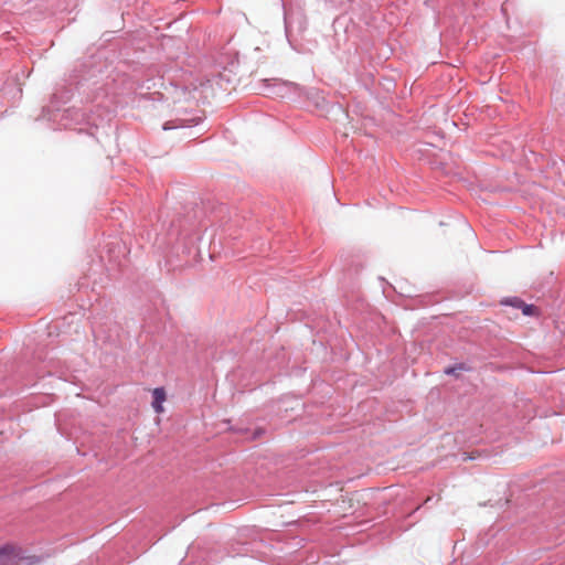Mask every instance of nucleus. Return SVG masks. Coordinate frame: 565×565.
Returning a JSON list of instances; mask_svg holds the SVG:
<instances>
[{
    "label": "nucleus",
    "mask_w": 565,
    "mask_h": 565,
    "mask_svg": "<svg viewBox=\"0 0 565 565\" xmlns=\"http://www.w3.org/2000/svg\"><path fill=\"white\" fill-rule=\"evenodd\" d=\"M40 562L36 556H28L20 548L2 544V565H34Z\"/></svg>",
    "instance_id": "nucleus-1"
},
{
    "label": "nucleus",
    "mask_w": 565,
    "mask_h": 565,
    "mask_svg": "<svg viewBox=\"0 0 565 565\" xmlns=\"http://www.w3.org/2000/svg\"><path fill=\"white\" fill-rule=\"evenodd\" d=\"M152 408L157 414L163 412V403L166 401V391L163 387H156L152 391Z\"/></svg>",
    "instance_id": "nucleus-2"
},
{
    "label": "nucleus",
    "mask_w": 565,
    "mask_h": 565,
    "mask_svg": "<svg viewBox=\"0 0 565 565\" xmlns=\"http://www.w3.org/2000/svg\"><path fill=\"white\" fill-rule=\"evenodd\" d=\"M502 303L510 305L515 308H520L523 305V301L520 300L519 298H511V299H507V300L502 301Z\"/></svg>",
    "instance_id": "nucleus-3"
},
{
    "label": "nucleus",
    "mask_w": 565,
    "mask_h": 565,
    "mask_svg": "<svg viewBox=\"0 0 565 565\" xmlns=\"http://www.w3.org/2000/svg\"><path fill=\"white\" fill-rule=\"evenodd\" d=\"M520 308L522 309L524 316H532L535 310V307L533 305H526L524 302Z\"/></svg>",
    "instance_id": "nucleus-4"
},
{
    "label": "nucleus",
    "mask_w": 565,
    "mask_h": 565,
    "mask_svg": "<svg viewBox=\"0 0 565 565\" xmlns=\"http://www.w3.org/2000/svg\"><path fill=\"white\" fill-rule=\"evenodd\" d=\"M458 370H465L463 364H459V365H457V366H449V367H447V369L445 370V373H446L447 375H454V374H456V372H457Z\"/></svg>",
    "instance_id": "nucleus-5"
},
{
    "label": "nucleus",
    "mask_w": 565,
    "mask_h": 565,
    "mask_svg": "<svg viewBox=\"0 0 565 565\" xmlns=\"http://www.w3.org/2000/svg\"><path fill=\"white\" fill-rule=\"evenodd\" d=\"M173 128H175V126H173V127H170V126H167V125H164V126H163V129H164V130L173 129Z\"/></svg>",
    "instance_id": "nucleus-6"
},
{
    "label": "nucleus",
    "mask_w": 565,
    "mask_h": 565,
    "mask_svg": "<svg viewBox=\"0 0 565 565\" xmlns=\"http://www.w3.org/2000/svg\"><path fill=\"white\" fill-rule=\"evenodd\" d=\"M472 459H473V457H470V456L465 455V457H463V460H472Z\"/></svg>",
    "instance_id": "nucleus-7"
}]
</instances>
